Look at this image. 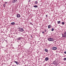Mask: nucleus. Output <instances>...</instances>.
I'll use <instances>...</instances> for the list:
<instances>
[{
    "label": "nucleus",
    "mask_w": 66,
    "mask_h": 66,
    "mask_svg": "<svg viewBox=\"0 0 66 66\" xmlns=\"http://www.w3.org/2000/svg\"><path fill=\"white\" fill-rule=\"evenodd\" d=\"M48 40L50 41H51L52 42H53V41H54V39L51 38H49L48 39Z\"/></svg>",
    "instance_id": "nucleus-1"
},
{
    "label": "nucleus",
    "mask_w": 66,
    "mask_h": 66,
    "mask_svg": "<svg viewBox=\"0 0 66 66\" xmlns=\"http://www.w3.org/2000/svg\"><path fill=\"white\" fill-rule=\"evenodd\" d=\"M19 29V32H22L24 31V30H23V28H20Z\"/></svg>",
    "instance_id": "nucleus-2"
},
{
    "label": "nucleus",
    "mask_w": 66,
    "mask_h": 66,
    "mask_svg": "<svg viewBox=\"0 0 66 66\" xmlns=\"http://www.w3.org/2000/svg\"><path fill=\"white\" fill-rule=\"evenodd\" d=\"M62 35L63 37H66V31L64 32L63 34Z\"/></svg>",
    "instance_id": "nucleus-3"
},
{
    "label": "nucleus",
    "mask_w": 66,
    "mask_h": 66,
    "mask_svg": "<svg viewBox=\"0 0 66 66\" xmlns=\"http://www.w3.org/2000/svg\"><path fill=\"white\" fill-rule=\"evenodd\" d=\"M52 50H56L57 49V48L56 47H52Z\"/></svg>",
    "instance_id": "nucleus-4"
},
{
    "label": "nucleus",
    "mask_w": 66,
    "mask_h": 66,
    "mask_svg": "<svg viewBox=\"0 0 66 66\" xmlns=\"http://www.w3.org/2000/svg\"><path fill=\"white\" fill-rule=\"evenodd\" d=\"M20 15L19 14L17 15L16 17L17 18H19V17H20Z\"/></svg>",
    "instance_id": "nucleus-5"
},
{
    "label": "nucleus",
    "mask_w": 66,
    "mask_h": 66,
    "mask_svg": "<svg viewBox=\"0 0 66 66\" xmlns=\"http://www.w3.org/2000/svg\"><path fill=\"white\" fill-rule=\"evenodd\" d=\"M46 61H48L49 60V57H46L45 58V59Z\"/></svg>",
    "instance_id": "nucleus-6"
},
{
    "label": "nucleus",
    "mask_w": 66,
    "mask_h": 66,
    "mask_svg": "<svg viewBox=\"0 0 66 66\" xmlns=\"http://www.w3.org/2000/svg\"><path fill=\"white\" fill-rule=\"evenodd\" d=\"M16 1H17V0H13L12 1V3H14L16 2Z\"/></svg>",
    "instance_id": "nucleus-7"
},
{
    "label": "nucleus",
    "mask_w": 66,
    "mask_h": 66,
    "mask_svg": "<svg viewBox=\"0 0 66 66\" xmlns=\"http://www.w3.org/2000/svg\"><path fill=\"white\" fill-rule=\"evenodd\" d=\"M51 28V26L50 25H48V29H50Z\"/></svg>",
    "instance_id": "nucleus-8"
},
{
    "label": "nucleus",
    "mask_w": 66,
    "mask_h": 66,
    "mask_svg": "<svg viewBox=\"0 0 66 66\" xmlns=\"http://www.w3.org/2000/svg\"><path fill=\"white\" fill-rule=\"evenodd\" d=\"M14 63H16V64H17L18 65V64H19V63H18V62H17L16 61H14Z\"/></svg>",
    "instance_id": "nucleus-9"
},
{
    "label": "nucleus",
    "mask_w": 66,
    "mask_h": 66,
    "mask_svg": "<svg viewBox=\"0 0 66 66\" xmlns=\"http://www.w3.org/2000/svg\"><path fill=\"white\" fill-rule=\"evenodd\" d=\"M21 37H20L18 38L17 39L18 40H20V39H21Z\"/></svg>",
    "instance_id": "nucleus-10"
},
{
    "label": "nucleus",
    "mask_w": 66,
    "mask_h": 66,
    "mask_svg": "<svg viewBox=\"0 0 66 66\" xmlns=\"http://www.w3.org/2000/svg\"><path fill=\"white\" fill-rule=\"evenodd\" d=\"M45 51L46 52H48V50L47 49H45Z\"/></svg>",
    "instance_id": "nucleus-11"
},
{
    "label": "nucleus",
    "mask_w": 66,
    "mask_h": 66,
    "mask_svg": "<svg viewBox=\"0 0 66 66\" xmlns=\"http://www.w3.org/2000/svg\"><path fill=\"white\" fill-rule=\"evenodd\" d=\"M11 24H12V25H14L15 24V22H12L11 23Z\"/></svg>",
    "instance_id": "nucleus-12"
},
{
    "label": "nucleus",
    "mask_w": 66,
    "mask_h": 66,
    "mask_svg": "<svg viewBox=\"0 0 66 66\" xmlns=\"http://www.w3.org/2000/svg\"><path fill=\"white\" fill-rule=\"evenodd\" d=\"M57 23L58 24H60V23H61V21H59L57 22Z\"/></svg>",
    "instance_id": "nucleus-13"
},
{
    "label": "nucleus",
    "mask_w": 66,
    "mask_h": 66,
    "mask_svg": "<svg viewBox=\"0 0 66 66\" xmlns=\"http://www.w3.org/2000/svg\"><path fill=\"white\" fill-rule=\"evenodd\" d=\"M34 6V7H38L37 5H35V6Z\"/></svg>",
    "instance_id": "nucleus-14"
},
{
    "label": "nucleus",
    "mask_w": 66,
    "mask_h": 66,
    "mask_svg": "<svg viewBox=\"0 0 66 66\" xmlns=\"http://www.w3.org/2000/svg\"><path fill=\"white\" fill-rule=\"evenodd\" d=\"M51 31H54V28H52Z\"/></svg>",
    "instance_id": "nucleus-15"
},
{
    "label": "nucleus",
    "mask_w": 66,
    "mask_h": 66,
    "mask_svg": "<svg viewBox=\"0 0 66 66\" xmlns=\"http://www.w3.org/2000/svg\"><path fill=\"white\" fill-rule=\"evenodd\" d=\"M62 24L63 25H64V24H65V23H64V22H62Z\"/></svg>",
    "instance_id": "nucleus-16"
},
{
    "label": "nucleus",
    "mask_w": 66,
    "mask_h": 66,
    "mask_svg": "<svg viewBox=\"0 0 66 66\" xmlns=\"http://www.w3.org/2000/svg\"><path fill=\"white\" fill-rule=\"evenodd\" d=\"M30 24H31V25H32V26H33V24H32V22H30Z\"/></svg>",
    "instance_id": "nucleus-17"
},
{
    "label": "nucleus",
    "mask_w": 66,
    "mask_h": 66,
    "mask_svg": "<svg viewBox=\"0 0 66 66\" xmlns=\"http://www.w3.org/2000/svg\"><path fill=\"white\" fill-rule=\"evenodd\" d=\"M63 60L64 61H66V58H64Z\"/></svg>",
    "instance_id": "nucleus-18"
},
{
    "label": "nucleus",
    "mask_w": 66,
    "mask_h": 66,
    "mask_svg": "<svg viewBox=\"0 0 66 66\" xmlns=\"http://www.w3.org/2000/svg\"><path fill=\"white\" fill-rule=\"evenodd\" d=\"M35 3V4H37V3H38V2H37V1H36Z\"/></svg>",
    "instance_id": "nucleus-19"
},
{
    "label": "nucleus",
    "mask_w": 66,
    "mask_h": 66,
    "mask_svg": "<svg viewBox=\"0 0 66 66\" xmlns=\"http://www.w3.org/2000/svg\"><path fill=\"white\" fill-rule=\"evenodd\" d=\"M42 33H43V34H45V32L44 31H43V32H42Z\"/></svg>",
    "instance_id": "nucleus-20"
},
{
    "label": "nucleus",
    "mask_w": 66,
    "mask_h": 66,
    "mask_svg": "<svg viewBox=\"0 0 66 66\" xmlns=\"http://www.w3.org/2000/svg\"><path fill=\"white\" fill-rule=\"evenodd\" d=\"M64 53L65 54H66V51L64 52Z\"/></svg>",
    "instance_id": "nucleus-21"
},
{
    "label": "nucleus",
    "mask_w": 66,
    "mask_h": 66,
    "mask_svg": "<svg viewBox=\"0 0 66 66\" xmlns=\"http://www.w3.org/2000/svg\"><path fill=\"white\" fill-rule=\"evenodd\" d=\"M4 7H5V4L3 5Z\"/></svg>",
    "instance_id": "nucleus-22"
},
{
    "label": "nucleus",
    "mask_w": 66,
    "mask_h": 66,
    "mask_svg": "<svg viewBox=\"0 0 66 66\" xmlns=\"http://www.w3.org/2000/svg\"><path fill=\"white\" fill-rule=\"evenodd\" d=\"M47 16H48V15H46V17H47Z\"/></svg>",
    "instance_id": "nucleus-23"
},
{
    "label": "nucleus",
    "mask_w": 66,
    "mask_h": 66,
    "mask_svg": "<svg viewBox=\"0 0 66 66\" xmlns=\"http://www.w3.org/2000/svg\"><path fill=\"white\" fill-rule=\"evenodd\" d=\"M45 32H47V30H45Z\"/></svg>",
    "instance_id": "nucleus-24"
},
{
    "label": "nucleus",
    "mask_w": 66,
    "mask_h": 66,
    "mask_svg": "<svg viewBox=\"0 0 66 66\" xmlns=\"http://www.w3.org/2000/svg\"><path fill=\"white\" fill-rule=\"evenodd\" d=\"M6 4H7V2H6Z\"/></svg>",
    "instance_id": "nucleus-25"
}]
</instances>
